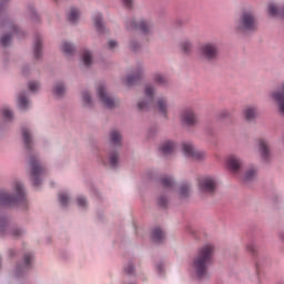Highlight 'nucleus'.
Returning <instances> with one entry per match:
<instances>
[{
  "label": "nucleus",
  "mask_w": 284,
  "mask_h": 284,
  "mask_svg": "<svg viewBox=\"0 0 284 284\" xmlns=\"http://www.w3.org/2000/svg\"><path fill=\"white\" fill-rule=\"evenodd\" d=\"M213 261L214 246L212 244L202 246L193 260V270L197 278H204V276H207V267L212 264Z\"/></svg>",
  "instance_id": "nucleus-1"
},
{
  "label": "nucleus",
  "mask_w": 284,
  "mask_h": 284,
  "mask_svg": "<svg viewBox=\"0 0 284 284\" xmlns=\"http://www.w3.org/2000/svg\"><path fill=\"white\" fill-rule=\"evenodd\" d=\"M0 205H18L22 210L28 209V196H26V190L21 182H13V194H9L6 191L0 192Z\"/></svg>",
  "instance_id": "nucleus-2"
},
{
  "label": "nucleus",
  "mask_w": 284,
  "mask_h": 284,
  "mask_svg": "<svg viewBox=\"0 0 284 284\" xmlns=\"http://www.w3.org/2000/svg\"><path fill=\"white\" fill-rule=\"evenodd\" d=\"M154 85L148 84L144 89L145 100H142L138 103V108L141 111L150 110V108H155L159 110L160 114L168 116V100L165 98H159L156 103H154Z\"/></svg>",
  "instance_id": "nucleus-3"
},
{
  "label": "nucleus",
  "mask_w": 284,
  "mask_h": 284,
  "mask_svg": "<svg viewBox=\"0 0 284 284\" xmlns=\"http://www.w3.org/2000/svg\"><path fill=\"white\" fill-rule=\"evenodd\" d=\"M256 17L251 11H245L242 13L240 20L236 24V31L242 34H247V32H254L256 30Z\"/></svg>",
  "instance_id": "nucleus-4"
},
{
  "label": "nucleus",
  "mask_w": 284,
  "mask_h": 284,
  "mask_svg": "<svg viewBox=\"0 0 284 284\" xmlns=\"http://www.w3.org/2000/svg\"><path fill=\"white\" fill-rule=\"evenodd\" d=\"M29 164L32 183L36 187H39L41 185V179L45 176V166L41 165L36 155L29 158Z\"/></svg>",
  "instance_id": "nucleus-5"
},
{
  "label": "nucleus",
  "mask_w": 284,
  "mask_h": 284,
  "mask_svg": "<svg viewBox=\"0 0 284 284\" xmlns=\"http://www.w3.org/2000/svg\"><path fill=\"white\" fill-rule=\"evenodd\" d=\"M200 54L205 61H216L219 59V45L214 42H206L200 47Z\"/></svg>",
  "instance_id": "nucleus-6"
},
{
  "label": "nucleus",
  "mask_w": 284,
  "mask_h": 284,
  "mask_svg": "<svg viewBox=\"0 0 284 284\" xmlns=\"http://www.w3.org/2000/svg\"><path fill=\"white\" fill-rule=\"evenodd\" d=\"M97 94L101 103L104 105V108H108V110H112V108H116V99L110 95V93L105 89V84H99L97 87Z\"/></svg>",
  "instance_id": "nucleus-7"
},
{
  "label": "nucleus",
  "mask_w": 284,
  "mask_h": 284,
  "mask_svg": "<svg viewBox=\"0 0 284 284\" xmlns=\"http://www.w3.org/2000/svg\"><path fill=\"white\" fill-rule=\"evenodd\" d=\"M219 182L214 176H203L199 180V190L203 194H214Z\"/></svg>",
  "instance_id": "nucleus-8"
},
{
  "label": "nucleus",
  "mask_w": 284,
  "mask_h": 284,
  "mask_svg": "<svg viewBox=\"0 0 284 284\" xmlns=\"http://www.w3.org/2000/svg\"><path fill=\"white\" fill-rule=\"evenodd\" d=\"M182 152L184 156L194 161H203L205 159V152L194 149V145L190 142L182 143Z\"/></svg>",
  "instance_id": "nucleus-9"
},
{
  "label": "nucleus",
  "mask_w": 284,
  "mask_h": 284,
  "mask_svg": "<svg viewBox=\"0 0 284 284\" xmlns=\"http://www.w3.org/2000/svg\"><path fill=\"white\" fill-rule=\"evenodd\" d=\"M271 97L277 103L280 114L284 116V81L280 83L277 91L271 92Z\"/></svg>",
  "instance_id": "nucleus-10"
},
{
  "label": "nucleus",
  "mask_w": 284,
  "mask_h": 284,
  "mask_svg": "<svg viewBox=\"0 0 284 284\" xmlns=\"http://www.w3.org/2000/svg\"><path fill=\"white\" fill-rule=\"evenodd\" d=\"M226 166L233 174H239L243 168V161L236 155H231L226 159Z\"/></svg>",
  "instance_id": "nucleus-11"
},
{
  "label": "nucleus",
  "mask_w": 284,
  "mask_h": 284,
  "mask_svg": "<svg viewBox=\"0 0 284 284\" xmlns=\"http://www.w3.org/2000/svg\"><path fill=\"white\" fill-rule=\"evenodd\" d=\"M129 28H131L133 30H140V32H142V34H150V32H152V23H150L149 21H145V20H141L140 22L132 20L130 22Z\"/></svg>",
  "instance_id": "nucleus-12"
},
{
  "label": "nucleus",
  "mask_w": 284,
  "mask_h": 284,
  "mask_svg": "<svg viewBox=\"0 0 284 284\" xmlns=\"http://www.w3.org/2000/svg\"><path fill=\"white\" fill-rule=\"evenodd\" d=\"M181 121L184 123V125L192 126L196 125L199 120L196 119V114L192 109H186L181 113Z\"/></svg>",
  "instance_id": "nucleus-13"
},
{
  "label": "nucleus",
  "mask_w": 284,
  "mask_h": 284,
  "mask_svg": "<svg viewBox=\"0 0 284 284\" xmlns=\"http://www.w3.org/2000/svg\"><path fill=\"white\" fill-rule=\"evenodd\" d=\"M33 258L34 256L32 255V253H26L23 258V265L17 266L16 276H20L21 274L28 272Z\"/></svg>",
  "instance_id": "nucleus-14"
},
{
  "label": "nucleus",
  "mask_w": 284,
  "mask_h": 284,
  "mask_svg": "<svg viewBox=\"0 0 284 284\" xmlns=\"http://www.w3.org/2000/svg\"><path fill=\"white\" fill-rule=\"evenodd\" d=\"M42 41L43 39L41 38V34L37 33L34 36V45H33V52H34V58L36 59H41L42 55Z\"/></svg>",
  "instance_id": "nucleus-15"
},
{
  "label": "nucleus",
  "mask_w": 284,
  "mask_h": 284,
  "mask_svg": "<svg viewBox=\"0 0 284 284\" xmlns=\"http://www.w3.org/2000/svg\"><path fill=\"white\" fill-rule=\"evenodd\" d=\"M256 174H258V170L255 166H251L243 175H241V179L244 183H250V181H254V179H256Z\"/></svg>",
  "instance_id": "nucleus-16"
},
{
  "label": "nucleus",
  "mask_w": 284,
  "mask_h": 284,
  "mask_svg": "<svg viewBox=\"0 0 284 284\" xmlns=\"http://www.w3.org/2000/svg\"><path fill=\"white\" fill-rule=\"evenodd\" d=\"M160 150L164 156H168L170 154H174V150H176V144L172 141L164 142L161 146Z\"/></svg>",
  "instance_id": "nucleus-17"
},
{
  "label": "nucleus",
  "mask_w": 284,
  "mask_h": 284,
  "mask_svg": "<svg viewBox=\"0 0 284 284\" xmlns=\"http://www.w3.org/2000/svg\"><path fill=\"white\" fill-rule=\"evenodd\" d=\"M258 148L262 159L267 161V159H270V146L267 145V141L258 140Z\"/></svg>",
  "instance_id": "nucleus-18"
},
{
  "label": "nucleus",
  "mask_w": 284,
  "mask_h": 284,
  "mask_svg": "<svg viewBox=\"0 0 284 284\" xmlns=\"http://www.w3.org/2000/svg\"><path fill=\"white\" fill-rule=\"evenodd\" d=\"M151 239L153 243H163V241H165V232H163L161 227H155L152 231Z\"/></svg>",
  "instance_id": "nucleus-19"
},
{
  "label": "nucleus",
  "mask_w": 284,
  "mask_h": 284,
  "mask_svg": "<svg viewBox=\"0 0 284 284\" xmlns=\"http://www.w3.org/2000/svg\"><path fill=\"white\" fill-rule=\"evenodd\" d=\"M141 77H143V71L138 70L134 74L126 77L125 84L134 85L136 82L141 81Z\"/></svg>",
  "instance_id": "nucleus-20"
},
{
  "label": "nucleus",
  "mask_w": 284,
  "mask_h": 284,
  "mask_svg": "<svg viewBox=\"0 0 284 284\" xmlns=\"http://www.w3.org/2000/svg\"><path fill=\"white\" fill-rule=\"evenodd\" d=\"M95 30H98L100 33L105 32V26H103V17L100 13H97L93 17Z\"/></svg>",
  "instance_id": "nucleus-21"
},
{
  "label": "nucleus",
  "mask_w": 284,
  "mask_h": 284,
  "mask_svg": "<svg viewBox=\"0 0 284 284\" xmlns=\"http://www.w3.org/2000/svg\"><path fill=\"white\" fill-rule=\"evenodd\" d=\"M22 138L24 141V146L27 150H30V148H32V135L30 134V130L28 128L22 129Z\"/></svg>",
  "instance_id": "nucleus-22"
},
{
  "label": "nucleus",
  "mask_w": 284,
  "mask_h": 284,
  "mask_svg": "<svg viewBox=\"0 0 284 284\" xmlns=\"http://www.w3.org/2000/svg\"><path fill=\"white\" fill-rule=\"evenodd\" d=\"M256 108L255 106H246L244 109V118L246 119V121H254L256 119Z\"/></svg>",
  "instance_id": "nucleus-23"
},
{
  "label": "nucleus",
  "mask_w": 284,
  "mask_h": 284,
  "mask_svg": "<svg viewBox=\"0 0 284 284\" xmlns=\"http://www.w3.org/2000/svg\"><path fill=\"white\" fill-rule=\"evenodd\" d=\"M26 17H28V19L31 21H39V13H37V10H34V6L29 4L27 7Z\"/></svg>",
  "instance_id": "nucleus-24"
},
{
  "label": "nucleus",
  "mask_w": 284,
  "mask_h": 284,
  "mask_svg": "<svg viewBox=\"0 0 284 284\" xmlns=\"http://www.w3.org/2000/svg\"><path fill=\"white\" fill-rule=\"evenodd\" d=\"M79 17H81L79 9L71 8L68 14V21H70V23H77V21H79Z\"/></svg>",
  "instance_id": "nucleus-25"
},
{
  "label": "nucleus",
  "mask_w": 284,
  "mask_h": 284,
  "mask_svg": "<svg viewBox=\"0 0 284 284\" xmlns=\"http://www.w3.org/2000/svg\"><path fill=\"white\" fill-rule=\"evenodd\" d=\"M18 105L20 110H28V106L30 105V101L26 97V93H21L18 97Z\"/></svg>",
  "instance_id": "nucleus-26"
},
{
  "label": "nucleus",
  "mask_w": 284,
  "mask_h": 284,
  "mask_svg": "<svg viewBox=\"0 0 284 284\" xmlns=\"http://www.w3.org/2000/svg\"><path fill=\"white\" fill-rule=\"evenodd\" d=\"M53 94L57 99H61V97L65 94V85H63L62 82L57 83L53 89Z\"/></svg>",
  "instance_id": "nucleus-27"
},
{
  "label": "nucleus",
  "mask_w": 284,
  "mask_h": 284,
  "mask_svg": "<svg viewBox=\"0 0 284 284\" xmlns=\"http://www.w3.org/2000/svg\"><path fill=\"white\" fill-rule=\"evenodd\" d=\"M110 141L112 145H121V133L116 130L111 131Z\"/></svg>",
  "instance_id": "nucleus-28"
},
{
  "label": "nucleus",
  "mask_w": 284,
  "mask_h": 284,
  "mask_svg": "<svg viewBox=\"0 0 284 284\" xmlns=\"http://www.w3.org/2000/svg\"><path fill=\"white\" fill-rule=\"evenodd\" d=\"M109 164L111 165V168H116L119 165V153L116 151L110 152Z\"/></svg>",
  "instance_id": "nucleus-29"
},
{
  "label": "nucleus",
  "mask_w": 284,
  "mask_h": 284,
  "mask_svg": "<svg viewBox=\"0 0 284 284\" xmlns=\"http://www.w3.org/2000/svg\"><path fill=\"white\" fill-rule=\"evenodd\" d=\"M62 51L67 57H72L74 54V45L70 42H63L62 43Z\"/></svg>",
  "instance_id": "nucleus-30"
},
{
  "label": "nucleus",
  "mask_w": 284,
  "mask_h": 284,
  "mask_svg": "<svg viewBox=\"0 0 284 284\" xmlns=\"http://www.w3.org/2000/svg\"><path fill=\"white\" fill-rule=\"evenodd\" d=\"M180 48L184 54H190V52H192V42L190 40H183L180 43Z\"/></svg>",
  "instance_id": "nucleus-31"
},
{
  "label": "nucleus",
  "mask_w": 284,
  "mask_h": 284,
  "mask_svg": "<svg viewBox=\"0 0 284 284\" xmlns=\"http://www.w3.org/2000/svg\"><path fill=\"white\" fill-rule=\"evenodd\" d=\"M153 81H155L158 85H168V78L161 73H155L153 75Z\"/></svg>",
  "instance_id": "nucleus-32"
},
{
  "label": "nucleus",
  "mask_w": 284,
  "mask_h": 284,
  "mask_svg": "<svg viewBox=\"0 0 284 284\" xmlns=\"http://www.w3.org/2000/svg\"><path fill=\"white\" fill-rule=\"evenodd\" d=\"M82 61L84 65H92V52L88 50L82 51Z\"/></svg>",
  "instance_id": "nucleus-33"
},
{
  "label": "nucleus",
  "mask_w": 284,
  "mask_h": 284,
  "mask_svg": "<svg viewBox=\"0 0 284 284\" xmlns=\"http://www.w3.org/2000/svg\"><path fill=\"white\" fill-rule=\"evenodd\" d=\"M2 116L3 119H7V121H12V119H14V113L12 110L8 109V106H4L2 109Z\"/></svg>",
  "instance_id": "nucleus-34"
},
{
  "label": "nucleus",
  "mask_w": 284,
  "mask_h": 284,
  "mask_svg": "<svg viewBox=\"0 0 284 284\" xmlns=\"http://www.w3.org/2000/svg\"><path fill=\"white\" fill-rule=\"evenodd\" d=\"M180 196L185 199L190 196V184H182L180 187Z\"/></svg>",
  "instance_id": "nucleus-35"
},
{
  "label": "nucleus",
  "mask_w": 284,
  "mask_h": 284,
  "mask_svg": "<svg viewBox=\"0 0 284 284\" xmlns=\"http://www.w3.org/2000/svg\"><path fill=\"white\" fill-rule=\"evenodd\" d=\"M82 101L88 108L92 105V97L88 91L82 92Z\"/></svg>",
  "instance_id": "nucleus-36"
},
{
  "label": "nucleus",
  "mask_w": 284,
  "mask_h": 284,
  "mask_svg": "<svg viewBox=\"0 0 284 284\" xmlns=\"http://www.w3.org/2000/svg\"><path fill=\"white\" fill-rule=\"evenodd\" d=\"M161 183H162L163 187H172L174 185V179H172L170 176H163L161 179Z\"/></svg>",
  "instance_id": "nucleus-37"
},
{
  "label": "nucleus",
  "mask_w": 284,
  "mask_h": 284,
  "mask_svg": "<svg viewBox=\"0 0 284 284\" xmlns=\"http://www.w3.org/2000/svg\"><path fill=\"white\" fill-rule=\"evenodd\" d=\"M59 201L60 205H62V207H65L68 205V202L70 201V196H68V193L62 192L59 194Z\"/></svg>",
  "instance_id": "nucleus-38"
},
{
  "label": "nucleus",
  "mask_w": 284,
  "mask_h": 284,
  "mask_svg": "<svg viewBox=\"0 0 284 284\" xmlns=\"http://www.w3.org/2000/svg\"><path fill=\"white\" fill-rule=\"evenodd\" d=\"M10 41H12V34H4L0 39V43L3 45V48H8V45H10Z\"/></svg>",
  "instance_id": "nucleus-39"
},
{
  "label": "nucleus",
  "mask_w": 284,
  "mask_h": 284,
  "mask_svg": "<svg viewBox=\"0 0 284 284\" xmlns=\"http://www.w3.org/2000/svg\"><path fill=\"white\" fill-rule=\"evenodd\" d=\"M246 250L250 254H252V256H254L256 254V244H254V242H250L246 245Z\"/></svg>",
  "instance_id": "nucleus-40"
},
{
  "label": "nucleus",
  "mask_w": 284,
  "mask_h": 284,
  "mask_svg": "<svg viewBox=\"0 0 284 284\" xmlns=\"http://www.w3.org/2000/svg\"><path fill=\"white\" fill-rule=\"evenodd\" d=\"M39 88H40L39 82H37V81L29 82L30 92H37V90H39Z\"/></svg>",
  "instance_id": "nucleus-41"
},
{
  "label": "nucleus",
  "mask_w": 284,
  "mask_h": 284,
  "mask_svg": "<svg viewBox=\"0 0 284 284\" xmlns=\"http://www.w3.org/2000/svg\"><path fill=\"white\" fill-rule=\"evenodd\" d=\"M8 227V219L0 216V232H3Z\"/></svg>",
  "instance_id": "nucleus-42"
},
{
  "label": "nucleus",
  "mask_w": 284,
  "mask_h": 284,
  "mask_svg": "<svg viewBox=\"0 0 284 284\" xmlns=\"http://www.w3.org/2000/svg\"><path fill=\"white\" fill-rule=\"evenodd\" d=\"M77 204L79 205V207H85V205H88V201L85 200V197L79 196L77 199Z\"/></svg>",
  "instance_id": "nucleus-43"
},
{
  "label": "nucleus",
  "mask_w": 284,
  "mask_h": 284,
  "mask_svg": "<svg viewBox=\"0 0 284 284\" xmlns=\"http://www.w3.org/2000/svg\"><path fill=\"white\" fill-rule=\"evenodd\" d=\"M125 274H134V266L132 265V262H129L126 266L124 267Z\"/></svg>",
  "instance_id": "nucleus-44"
},
{
  "label": "nucleus",
  "mask_w": 284,
  "mask_h": 284,
  "mask_svg": "<svg viewBox=\"0 0 284 284\" xmlns=\"http://www.w3.org/2000/svg\"><path fill=\"white\" fill-rule=\"evenodd\" d=\"M3 26H8V28L11 29L13 34H19V29L13 23L4 22Z\"/></svg>",
  "instance_id": "nucleus-45"
},
{
  "label": "nucleus",
  "mask_w": 284,
  "mask_h": 284,
  "mask_svg": "<svg viewBox=\"0 0 284 284\" xmlns=\"http://www.w3.org/2000/svg\"><path fill=\"white\" fill-rule=\"evenodd\" d=\"M159 206L160 207H166L168 206V199L165 196H161L158 200Z\"/></svg>",
  "instance_id": "nucleus-46"
},
{
  "label": "nucleus",
  "mask_w": 284,
  "mask_h": 284,
  "mask_svg": "<svg viewBox=\"0 0 284 284\" xmlns=\"http://www.w3.org/2000/svg\"><path fill=\"white\" fill-rule=\"evenodd\" d=\"M141 48V44H138L134 40L130 41V50H133V52H136Z\"/></svg>",
  "instance_id": "nucleus-47"
},
{
  "label": "nucleus",
  "mask_w": 284,
  "mask_h": 284,
  "mask_svg": "<svg viewBox=\"0 0 284 284\" xmlns=\"http://www.w3.org/2000/svg\"><path fill=\"white\" fill-rule=\"evenodd\" d=\"M21 234H23V231L21 229L14 227L11 230L12 236H21Z\"/></svg>",
  "instance_id": "nucleus-48"
},
{
  "label": "nucleus",
  "mask_w": 284,
  "mask_h": 284,
  "mask_svg": "<svg viewBox=\"0 0 284 284\" xmlns=\"http://www.w3.org/2000/svg\"><path fill=\"white\" fill-rule=\"evenodd\" d=\"M108 45H109V50H114V48H116L119 43L114 40H110Z\"/></svg>",
  "instance_id": "nucleus-49"
},
{
  "label": "nucleus",
  "mask_w": 284,
  "mask_h": 284,
  "mask_svg": "<svg viewBox=\"0 0 284 284\" xmlns=\"http://www.w3.org/2000/svg\"><path fill=\"white\" fill-rule=\"evenodd\" d=\"M132 1L133 0H122V3L125 6V8H132Z\"/></svg>",
  "instance_id": "nucleus-50"
},
{
  "label": "nucleus",
  "mask_w": 284,
  "mask_h": 284,
  "mask_svg": "<svg viewBox=\"0 0 284 284\" xmlns=\"http://www.w3.org/2000/svg\"><path fill=\"white\" fill-rule=\"evenodd\" d=\"M156 272H158V274H162L163 273V263H159L156 265Z\"/></svg>",
  "instance_id": "nucleus-51"
},
{
  "label": "nucleus",
  "mask_w": 284,
  "mask_h": 284,
  "mask_svg": "<svg viewBox=\"0 0 284 284\" xmlns=\"http://www.w3.org/2000/svg\"><path fill=\"white\" fill-rule=\"evenodd\" d=\"M6 3H8V0H0V12L6 7Z\"/></svg>",
  "instance_id": "nucleus-52"
},
{
  "label": "nucleus",
  "mask_w": 284,
  "mask_h": 284,
  "mask_svg": "<svg viewBox=\"0 0 284 284\" xmlns=\"http://www.w3.org/2000/svg\"><path fill=\"white\" fill-rule=\"evenodd\" d=\"M280 237L282 239V241H284V235L283 234H280Z\"/></svg>",
  "instance_id": "nucleus-53"
}]
</instances>
